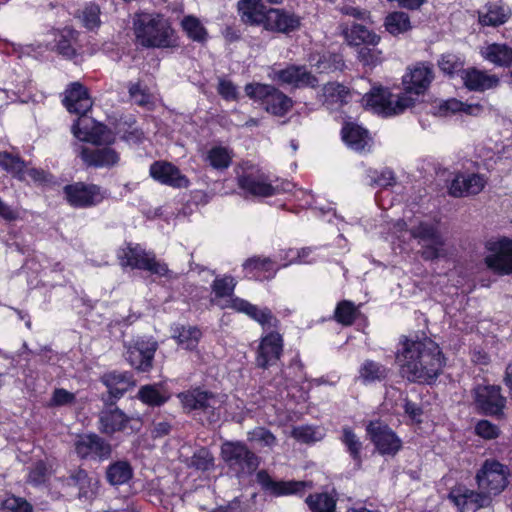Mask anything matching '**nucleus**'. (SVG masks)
<instances>
[{"label":"nucleus","mask_w":512,"mask_h":512,"mask_svg":"<svg viewBox=\"0 0 512 512\" xmlns=\"http://www.w3.org/2000/svg\"><path fill=\"white\" fill-rule=\"evenodd\" d=\"M402 349L397 352L400 375L409 382L431 384L441 374L445 356L431 338L411 339L403 336Z\"/></svg>","instance_id":"1"},{"label":"nucleus","mask_w":512,"mask_h":512,"mask_svg":"<svg viewBox=\"0 0 512 512\" xmlns=\"http://www.w3.org/2000/svg\"><path fill=\"white\" fill-rule=\"evenodd\" d=\"M236 286L237 281L231 275L217 276L212 281L211 290L215 300L227 298L223 303H217L221 309H231L236 313L244 314L258 323L262 329L266 327L277 328L279 326L280 320L269 307L259 308L248 300L235 295Z\"/></svg>","instance_id":"2"},{"label":"nucleus","mask_w":512,"mask_h":512,"mask_svg":"<svg viewBox=\"0 0 512 512\" xmlns=\"http://www.w3.org/2000/svg\"><path fill=\"white\" fill-rule=\"evenodd\" d=\"M137 44L144 48L173 49L179 37L169 19L161 13L137 12L132 20Z\"/></svg>","instance_id":"3"},{"label":"nucleus","mask_w":512,"mask_h":512,"mask_svg":"<svg viewBox=\"0 0 512 512\" xmlns=\"http://www.w3.org/2000/svg\"><path fill=\"white\" fill-rule=\"evenodd\" d=\"M182 410L186 414L199 415L202 424L213 425L221 420L224 401L218 393L203 386H191L177 393Z\"/></svg>","instance_id":"4"},{"label":"nucleus","mask_w":512,"mask_h":512,"mask_svg":"<svg viewBox=\"0 0 512 512\" xmlns=\"http://www.w3.org/2000/svg\"><path fill=\"white\" fill-rule=\"evenodd\" d=\"M237 186L246 196L267 198L278 194L290 192L293 185L289 181L273 184L269 175L260 168L245 162L243 172L236 177Z\"/></svg>","instance_id":"5"},{"label":"nucleus","mask_w":512,"mask_h":512,"mask_svg":"<svg viewBox=\"0 0 512 512\" xmlns=\"http://www.w3.org/2000/svg\"><path fill=\"white\" fill-rule=\"evenodd\" d=\"M117 259L123 269L147 271L168 280L176 277L167 263L157 259L154 251H147L140 244L128 243L118 252Z\"/></svg>","instance_id":"6"},{"label":"nucleus","mask_w":512,"mask_h":512,"mask_svg":"<svg viewBox=\"0 0 512 512\" xmlns=\"http://www.w3.org/2000/svg\"><path fill=\"white\" fill-rule=\"evenodd\" d=\"M246 96L258 103L268 114L276 117L286 116L293 108L291 97L271 84L250 82L244 87Z\"/></svg>","instance_id":"7"},{"label":"nucleus","mask_w":512,"mask_h":512,"mask_svg":"<svg viewBox=\"0 0 512 512\" xmlns=\"http://www.w3.org/2000/svg\"><path fill=\"white\" fill-rule=\"evenodd\" d=\"M220 454L229 472L239 480L253 475L260 465V458L242 441L224 442Z\"/></svg>","instance_id":"8"},{"label":"nucleus","mask_w":512,"mask_h":512,"mask_svg":"<svg viewBox=\"0 0 512 512\" xmlns=\"http://www.w3.org/2000/svg\"><path fill=\"white\" fill-rule=\"evenodd\" d=\"M142 423L127 415L117 404H103L97 427L101 434L112 437L116 433L132 435L140 431Z\"/></svg>","instance_id":"9"},{"label":"nucleus","mask_w":512,"mask_h":512,"mask_svg":"<svg viewBox=\"0 0 512 512\" xmlns=\"http://www.w3.org/2000/svg\"><path fill=\"white\" fill-rule=\"evenodd\" d=\"M63 198L75 209H88L101 204L107 198V191L98 184L76 181L63 187Z\"/></svg>","instance_id":"10"},{"label":"nucleus","mask_w":512,"mask_h":512,"mask_svg":"<svg viewBox=\"0 0 512 512\" xmlns=\"http://www.w3.org/2000/svg\"><path fill=\"white\" fill-rule=\"evenodd\" d=\"M510 476L508 466L496 459H486L476 472L475 481L478 489H482L490 498L501 494L507 487Z\"/></svg>","instance_id":"11"},{"label":"nucleus","mask_w":512,"mask_h":512,"mask_svg":"<svg viewBox=\"0 0 512 512\" xmlns=\"http://www.w3.org/2000/svg\"><path fill=\"white\" fill-rule=\"evenodd\" d=\"M74 453L81 461L101 463L112 455V445L95 432L77 434L73 442Z\"/></svg>","instance_id":"12"},{"label":"nucleus","mask_w":512,"mask_h":512,"mask_svg":"<svg viewBox=\"0 0 512 512\" xmlns=\"http://www.w3.org/2000/svg\"><path fill=\"white\" fill-rule=\"evenodd\" d=\"M281 323L277 328L266 327L267 331L259 340L255 351V365L257 368L267 370L277 364L284 353V337L279 332Z\"/></svg>","instance_id":"13"},{"label":"nucleus","mask_w":512,"mask_h":512,"mask_svg":"<svg viewBox=\"0 0 512 512\" xmlns=\"http://www.w3.org/2000/svg\"><path fill=\"white\" fill-rule=\"evenodd\" d=\"M411 237L421 245L420 256L425 261H434L443 256L445 239L438 227L421 221L410 230Z\"/></svg>","instance_id":"14"},{"label":"nucleus","mask_w":512,"mask_h":512,"mask_svg":"<svg viewBox=\"0 0 512 512\" xmlns=\"http://www.w3.org/2000/svg\"><path fill=\"white\" fill-rule=\"evenodd\" d=\"M472 396L479 414L496 418L504 415L507 401L499 385L478 384L472 389Z\"/></svg>","instance_id":"15"},{"label":"nucleus","mask_w":512,"mask_h":512,"mask_svg":"<svg viewBox=\"0 0 512 512\" xmlns=\"http://www.w3.org/2000/svg\"><path fill=\"white\" fill-rule=\"evenodd\" d=\"M366 433L382 456H395L403 447V442L396 432L380 420L370 421L366 426Z\"/></svg>","instance_id":"16"},{"label":"nucleus","mask_w":512,"mask_h":512,"mask_svg":"<svg viewBox=\"0 0 512 512\" xmlns=\"http://www.w3.org/2000/svg\"><path fill=\"white\" fill-rule=\"evenodd\" d=\"M99 380L107 388V392L101 396L103 404H117L118 400L135 386L134 376L129 371H108L103 373Z\"/></svg>","instance_id":"17"},{"label":"nucleus","mask_w":512,"mask_h":512,"mask_svg":"<svg viewBox=\"0 0 512 512\" xmlns=\"http://www.w3.org/2000/svg\"><path fill=\"white\" fill-rule=\"evenodd\" d=\"M157 349V341L138 338L128 346L125 358L138 373H149L153 368Z\"/></svg>","instance_id":"18"},{"label":"nucleus","mask_w":512,"mask_h":512,"mask_svg":"<svg viewBox=\"0 0 512 512\" xmlns=\"http://www.w3.org/2000/svg\"><path fill=\"white\" fill-rule=\"evenodd\" d=\"M256 481L264 493L273 497L288 495H302L307 482L298 480H274L267 470H259L256 474Z\"/></svg>","instance_id":"19"},{"label":"nucleus","mask_w":512,"mask_h":512,"mask_svg":"<svg viewBox=\"0 0 512 512\" xmlns=\"http://www.w3.org/2000/svg\"><path fill=\"white\" fill-rule=\"evenodd\" d=\"M301 25L302 18L294 11L270 7L263 29L271 33L290 35L298 31Z\"/></svg>","instance_id":"20"},{"label":"nucleus","mask_w":512,"mask_h":512,"mask_svg":"<svg viewBox=\"0 0 512 512\" xmlns=\"http://www.w3.org/2000/svg\"><path fill=\"white\" fill-rule=\"evenodd\" d=\"M149 175L154 181L174 189L188 188L191 184L179 167L166 160L154 161L149 167Z\"/></svg>","instance_id":"21"},{"label":"nucleus","mask_w":512,"mask_h":512,"mask_svg":"<svg viewBox=\"0 0 512 512\" xmlns=\"http://www.w3.org/2000/svg\"><path fill=\"white\" fill-rule=\"evenodd\" d=\"M490 250L492 254L486 256L485 264L497 275L512 274V239L501 237L496 241Z\"/></svg>","instance_id":"22"},{"label":"nucleus","mask_w":512,"mask_h":512,"mask_svg":"<svg viewBox=\"0 0 512 512\" xmlns=\"http://www.w3.org/2000/svg\"><path fill=\"white\" fill-rule=\"evenodd\" d=\"M448 498L458 507L461 512H476L491 504L490 498L482 489L471 490L465 486L453 488Z\"/></svg>","instance_id":"23"},{"label":"nucleus","mask_w":512,"mask_h":512,"mask_svg":"<svg viewBox=\"0 0 512 512\" xmlns=\"http://www.w3.org/2000/svg\"><path fill=\"white\" fill-rule=\"evenodd\" d=\"M62 104L69 113L85 116L91 110L93 102L88 88L81 82L75 81L67 85Z\"/></svg>","instance_id":"24"},{"label":"nucleus","mask_w":512,"mask_h":512,"mask_svg":"<svg viewBox=\"0 0 512 512\" xmlns=\"http://www.w3.org/2000/svg\"><path fill=\"white\" fill-rule=\"evenodd\" d=\"M433 65L430 62H417L403 76V85L408 93L424 94L434 80Z\"/></svg>","instance_id":"25"},{"label":"nucleus","mask_w":512,"mask_h":512,"mask_svg":"<svg viewBox=\"0 0 512 512\" xmlns=\"http://www.w3.org/2000/svg\"><path fill=\"white\" fill-rule=\"evenodd\" d=\"M77 157H79L86 168H111L119 160V153L110 146L102 148H92L89 146H80Z\"/></svg>","instance_id":"26"},{"label":"nucleus","mask_w":512,"mask_h":512,"mask_svg":"<svg viewBox=\"0 0 512 512\" xmlns=\"http://www.w3.org/2000/svg\"><path fill=\"white\" fill-rule=\"evenodd\" d=\"M275 75L281 83L298 89L307 87L316 89L319 85L318 78L304 65H288L284 69L278 70Z\"/></svg>","instance_id":"27"},{"label":"nucleus","mask_w":512,"mask_h":512,"mask_svg":"<svg viewBox=\"0 0 512 512\" xmlns=\"http://www.w3.org/2000/svg\"><path fill=\"white\" fill-rule=\"evenodd\" d=\"M311 66L319 74L343 72L346 68L344 55L339 50L323 49L309 55Z\"/></svg>","instance_id":"28"},{"label":"nucleus","mask_w":512,"mask_h":512,"mask_svg":"<svg viewBox=\"0 0 512 512\" xmlns=\"http://www.w3.org/2000/svg\"><path fill=\"white\" fill-rule=\"evenodd\" d=\"M341 139L351 150L363 153L371 148L372 138L365 127L352 122L344 121L341 128Z\"/></svg>","instance_id":"29"},{"label":"nucleus","mask_w":512,"mask_h":512,"mask_svg":"<svg viewBox=\"0 0 512 512\" xmlns=\"http://www.w3.org/2000/svg\"><path fill=\"white\" fill-rule=\"evenodd\" d=\"M242 267L246 278L261 282L273 279L279 270L275 261L263 256L248 258Z\"/></svg>","instance_id":"30"},{"label":"nucleus","mask_w":512,"mask_h":512,"mask_svg":"<svg viewBox=\"0 0 512 512\" xmlns=\"http://www.w3.org/2000/svg\"><path fill=\"white\" fill-rule=\"evenodd\" d=\"M373 23L353 22L350 26H346L342 30V35L351 47L360 46H377L381 37L368 25Z\"/></svg>","instance_id":"31"},{"label":"nucleus","mask_w":512,"mask_h":512,"mask_svg":"<svg viewBox=\"0 0 512 512\" xmlns=\"http://www.w3.org/2000/svg\"><path fill=\"white\" fill-rule=\"evenodd\" d=\"M464 87L468 91L485 92L500 85V79L495 74H488L476 67L466 68L461 74Z\"/></svg>","instance_id":"32"},{"label":"nucleus","mask_w":512,"mask_h":512,"mask_svg":"<svg viewBox=\"0 0 512 512\" xmlns=\"http://www.w3.org/2000/svg\"><path fill=\"white\" fill-rule=\"evenodd\" d=\"M485 184V178L478 173L467 175L459 173L452 180L448 193L456 198L477 195L484 189Z\"/></svg>","instance_id":"33"},{"label":"nucleus","mask_w":512,"mask_h":512,"mask_svg":"<svg viewBox=\"0 0 512 512\" xmlns=\"http://www.w3.org/2000/svg\"><path fill=\"white\" fill-rule=\"evenodd\" d=\"M269 8L262 0H239L237 3L238 15L248 26L264 28Z\"/></svg>","instance_id":"34"},{"label":"nucleus","mask_w":512,"mask_h":512,"mask_svg":"<svg viewBox=\"0 0 512 512\" xmlns=\"http://www.w3.org/2000/svg\"><path fill=\"white\" fill-rule=\"evenodd\" d=\"M350 89L337 81L327 82L322 87V105L328 110L337 111L349 103Z\"/></svg>","instance_id":"35"},{"label":"nucleus","mask_w":512,"mask_h":512,"mask_svg":"<svg viewBox=\"0 0 512 512\" xmlns=\"http://www.w3.org/2000/svg\"><path fill=\"white\" fill-rule=\"evenodd\" d=\"M485 12L478 13V22L482 26L498 27L508 21L511 16L510 9L502 2H488Z\"/></svg>","instance_id":"36"},{"label":"nucleus","mask_w":512,"mask_h":512,"mask_svg":"<svg viewBox=\"0 0 512 512\" xmlns=\"http://www.w3.org/2000/svg\"><path fill=\"white\" fill-rule=\"evenodd\" d=\"M390 372V368L371 359H366L358 370L359 379L364 385L385 382L389 378Z\"/></svg>","instance_id":"37"},{"label":"nucleus","mask_w":512,"mask_h":512,"mask_svg":"<svg viewBox=\"0 0 512 512\" xmlns=\"http://www.w3.org/2000/svg\"><path fill=\"white\" fill-rule=\"evenodd\" d=\"M233 157L234 152L232 149L222 145H215L206 152L204 162L212 169L223 172L231 166Z\"/></svg>","instance_id":"38"},{"label":"nucleus","mask_w":512,"mask_h":512,"mask_svg":"<svg viewBox=\"0 0 512 512\" xmlns=\"http://www.w3.org/2000/svg\"><path fill=\"white\" fill-rule=\"evenodd\" d=\"M340 441L345 447V451L352 459L354 468L357 470L361 469L363 464V443L354 430L350 427H344L341 432Z\"/></svg>","instance_id":"39"},{"label":"nucleus","mask_w":512,"mask_h":512,"mask_svg":"<svg viewBox=\"0 0 512 512\" xmlns=\"http://www.w3.org/2000/svg\"><path fill=\"white\" fill-rule=\"evenodd\" d=\"M392 93L384 87H374L366 94L368 106L384 116H391Z\"/></svg>","instance_id":"40"},{"label":"nucleus","mask_w":512,"mask_h":512,"mask_svg":"<svg viewBox=\"0 0 512 512\" xmlns=\"http://www.w3.org/2000/svg\"><path fill=\"white\" fill-rule=\"evenodd\" d=\"M482 56L496 66L510 68L512 66V47L506 43L489 44Z\"/></svg>","instance_id":"41"},{"label":"nucleus","mask_w":512,"mask_h":512,"mask_svg":"<svg viewBox=\"0 0 512 512\" xmlns=\"http://www.w3.org/2000/svg\"><path fill=\"white\" fill-rule=\"evenodd\" d=\"M0 168L19 181L25 180L27 162L19 154L0 151Z\"/></svg>","instance_id":"42"},{"label":"nucleus","mask_w":512,"mask_h":512,"mask_svg":"<svg viewBox=\"0 0 512 512\" xmlns=\"http://www.w3.org/2000/svg\"><path fill=\"white\" fill-rule=\"evenodd\" d=\"M337 494L328 492L311 493L305 498V504L311 512H336Z\"/></svg>","instance_id":"43"},{"label":"nucleus","mask_w":512,"mask_h":512,"mask_svg":"<svg viewBox=\"0 0 512 512\" xmlns=\"http://www.w3.org/2000/svg\"><path fill=\"white\" fill-rule=\"evenodd\" d=\"M176 343L188 351L195 350L202 338V331L198 326L179 325L173 331Z\"/></svg>","instance_id":"44"},{"label":"nucleus","mask_w":512,"mask_h":512,"mask_svg":"<svg viewBox=\"0 0 512 512\" xmlns=\"http://www.w3.org/2000/svg\"><path fill=\"white\" fill-rule=\"evenodd\" d=\"M180 26L187 38L193 42L205 44L208 41V30L198 17L194 15H186L182 18Z\"/></svg>","instance_id":"45"},{"label":"nucleus","mask_w":512,"mask_h":512,"mask_svg":"<svg viewBox=\"0 0 512 512\" xmlns=\"http://www.w3.org/2000/svg\"><path fill=\"white\" fill-rule=\"evenodd\" d=\"M133 468L127 460H117L108 465L106 479L114 486L123 485L133 477Z\"/></svg>","instance_id":"46"},{"label":"nucleus","mask_w":512,"mask_h":512,"mask_svg":"<svg viewBox=\"0 0 512 512\" xmlns=\"http://www.w3.org/2000/svg\"><path fill=\"white\" fill-rule=\"evenodd\" d=\"M361 305H355L351 300H341L336 304L333 319L342 326H351L360 315Z\"/></svg>","instance_id":"47"},{"label":"nucleus","mask_w":512,"mask_h":512,"mask_svg":"<svg viewBox=\"0 0 512 512\" xmlns=\"http://www.w3.org/2000/svg\"><path fill=\"white\" fill-rule=\"evenodd\" d=\"M384 27L389 34L398 36L411 30L412 24L407 13L403 11H393L386 15Z\"/></svg>","instance_id":"48"},{"label":"nucleus","mask_w":512,"mask_h":512,"mask_svg":"<svg viewBox=\"0 0 512 512\" xmlns=\"http://www.w3.org/2000/svg\"><path fill=\"white\" fill-rule=\"evenodd\" d=\"M77 32L71 28H64L56 39V52L62 57L72 60L77 57V51L73 46Z\"/></svg>","instance_id":"49"},{"label":"nucleus","mask_w":512,"mask_h":512,"mask_svg":"<svg viewBox=\"0 0 512 512\" xmlns=\"http://www.w3.org/2000/svg\"><path fill=\"white\" fill-rule=\"evenodd\" d=\"M67 484L78 489L79 498H88L93 494L92 479L88 472L81 467H78L70 473L67 478Z\"/></svg>","instance_id":"50"},{"label":"nucleus","mask_w":512,"mask_h":512,"mask_svg":"<svg viewBox=\"0 0 512 512\" xmlns=\"http://www.w3.org/2000/svg\"><path fill=\"white\" fill-rule=\"evenodd\" d=\"M137 398L149 407H161L169 401L170 395L162 393L156 385L147 384L140 387Z\"/></svg>","instance_id":"51"},{"label":"nucleus","mask_w":512,"mask_h":512,"mask_svg":"<svg viewBox=\"0 0 512 512\" xmlns=\"http://www.w3.org/2000/svg\"><path fill=\"white\" fill-rule=\"evenodd\" d=\"M84 142L91 143L95 146H110L115 142V136L111 130L104 124H99L91 130H85L83 136Z\"/></svg>","instance_id":"52"},{"label":"nucleus","mask_w":512,"mask_h":512,"mask_svg":"<svg viewBox=\"0 0 512 512\" xmlns=\"http://www.w3.org/2000/svg\"><path fill=\"white\" fill-rule=\"evenodd\" d=\"M337 10L341 15L359 21L358 23H373L371 12L366 8L355 5V3L350 0H345L338 4Z\"/></svg>","instance_id":"53"},{"label":"nucleus","mask_w":512,"mask_h":512,"mask_svg":"<svg viewBox=\"0 0 512 512\" xmlns=\"http://www.w3.org/2000/svg\"><path fill=\"white\" fill-rule=\"evenodd\" d=\"M439 69L449 77H454L455 75L461 74L464 70V61L457 55L453 53H447L441 55V58L438 60Z\"/></svg>","instance_id":"54"},{"label":"nucleus","mask_w":512,"mask_h":512,"mask_svg":"<svg viewBox=\"0 0 512 512\" xmlns=\"http://www.w3.org/2000/svg\"><path fill=\"white\" fill-rule=\"evenodd\" d=\"M50 472L44 460L36 461L30 468L27 482L34 487L45 485L49 481Z\"/></svg>","instance_id":"55"},{"label":"nucleus","mask_w":512,"mask_h":512,"mask_svg":"<svg viewBox=\"0 0 512 512\" xmlns=\"http://www.w3.org/2000/svg\"><path fill=\"white\" fill-rule=\"evenodd\" d=\"M214 460V456L210 450L201 447L193 453L189 466L196 470L206 472L214 468Z\"/></svg>","instance_id":"56"},{"label":"nucleus","mask_w":512,"mask_h":512,"mask_svg":"<svg viewBox=\"0 0 512 512\" xmlns=\"http://www.w3.org/2000/svg\"><path fill=\"white\" fill-rule=\"evenodd\" d=\"M0 508L4 512H33V505L23 497L9 494L0 502Z\"/></svg>","instance_id":"57"},{"label":"nucleus","mask_w":512,"mask_h":512,"mask_svg":"<svg viewBox=\"0 0 512 512\" xmlns=\"http://www.w3.org/2000/svg\"><path fill=\"white\" fill-rule=\"evenodd\" d=\"M100 7L98 4L90 3L85 6L82 12L83 26L88 30H94L100 27Z\"/></svg>","instance_id":"58"},{"label":"nucleus","mask_w":512,"mask_h":512,"mask_svg":"<svg viewBox=\"0 0 512 512\" xmlns=\"http://www.w3.org/2000/svg\"><path fill=\"white\" fill-rule=\"evenodd\" d=\"M26 173L31 178V180L38 185L52 188L58 184L56 177L51 172L42 168H26Z\"/></svg>","instance_id":"59"},{"label":"nucleus","mask_w":512,"mask_h":512,"mask_svg":"<svg viewBox=\"0 0 512 512\" xmlns=\"http://www.w3.org/2000/svg\"><path fill=\"white\" fill-rule=\"evenodd\" d=\"M359 61L370 67H376L382 62V52L376 46H362L358 51Z\"/></svg>","instance_id":"60"},{"label":"nucleus","mask_w":512,"mask_h":512,"mask_svg":"<svg viewBox=\"0 0 512 512\" xmlns=\"http://www.w3.org/2000/svg\"><path fill=\"white\" fill-rule=\"evenodd\" d=\"M76 402V396L74 393L64 389L55 388L52 392V396L49 400V407H62L72 405Z\"/></svg>","instance_id":"61"},{"label":"nucleus","mask_w":512,"mask_h":512,"mask_svg":"<svg viewBox=\"0 0 512 512\" xmlns=\"http://www.w3.org/2000/svg\"><path fill=\"white\" fill-rule=\"evenodd\" d=\"M128 92L138 106L146 107L152 102L150 93L146 88H142L140 82L130 84Z\"/></svg>","instance_id":"62"},{"label":"nucleus","mask_w":512,"mask_h":512,"mask_svg":"<svg viewBox=\"0 0 512 512\" xmlns=\"http://www.w3.org/2000/svg\"><path fill=\"white\" fill-rule=\"evenodd\" d=\"M403 410L404 414L415 424H421L423 422L422 416L424 414L423 407L407 396L403 399Z\"/></svg>","instance_id":"63"},{"label":"nucleus","mask_w":512,"mask_h":512,"mask_svg":"<svg viewBox=\"0 0 512 512\" xmlns=\"http://www.w3.org/2000/svg\"><path fill=\"white\" fill-rule=\"evenodd\" d=\"M475 433L487 440L495 439L499 436V427L488 420H479L475 426Z\"/></svg>","instance_id":"64"}]
</instances>
